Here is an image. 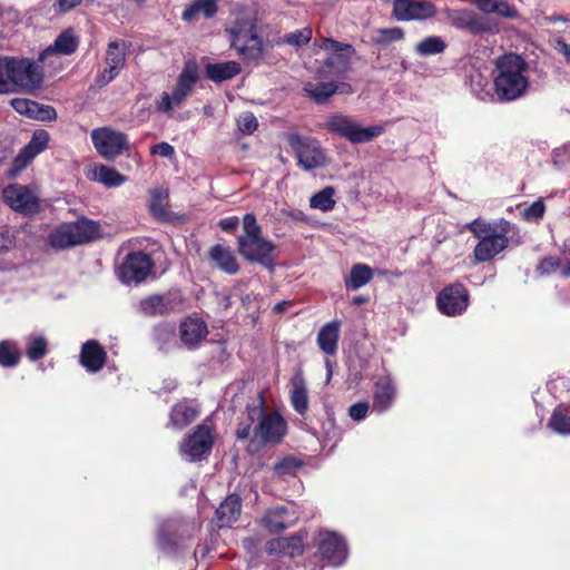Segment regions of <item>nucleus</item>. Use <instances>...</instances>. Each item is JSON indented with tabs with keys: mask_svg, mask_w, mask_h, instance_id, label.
Masks as SVG:
<instances>
[{
	"mask_svg": "<svg viewBox=\"0 0 570 570\" xmlns=\"http://www.w3.org/2000/svg\"><path fill=\"white\" fill-rule=\"evenodd\" d=\"M475 6L480 11L487 14L495 13L505 19H515L519 17L517 8L505 0H475Z\"/></svg>",
	"mask_w": 570,
	"mask_h": 570,
	"instance_id": "33",
	"label": "nucleus"
},
{
	"mask_svg": "<svg viewBox=\"0 0 570 570\" xmlns=\"http://www.w3.org/2000/svg\"><path fill=\"white\" fill-rule=\"evenodd\" d=\"M97 153L107 160H114L128 149L127 136L110 127L96 128L90 134Z\"/></svg>",
	"mask_w": 570,
	"mask_h": 570,
	"instance_id": "9",
	"label": "nucleus"
},
{
	"mask_svg": "<svg viewBox=\"0 0 570 570\" xmlns=\"http://www.w3.org/2000/svg\"><path fill=\"white\" fill-rule=\"evenodd\" d=\"M126 61V43L124 41L115 40L109 42L106 51L107 67L98 76L97 82L99 86H105L111 82L124 68Z\"/></svg>",
	"mask_w": 570,
	"mask_h": 570,
	"instance_id": "19",
	"label": "nucleus"
},
{
	"mask_svg": "<svg viewBox=\"0 0 570 570\" xmlns=\"http://www.w3.org/2000/svg\"><path fill=\"white\" fill-rule=\"evenodd\" d=\"M49 141V134L46 130H36L31 140L16 158L17 166H27L36 156L43 151Z\"/></svg>",
	"mask_w": 570,
	"mask_h": 570,
	"instance_id": "26",
	"label": "nucleus"
},
{
	"mask_svg": "<svg viewBox=\"0 0 570 570\" xmlns=\"http://www.w3.org/2000/svg\"><path fill=\"white\" fill-rule=\"evenodd\" d=\"M150 153L153 155H159L161 157L169 158L174 155L175 150L171 145L163 141V142L154 145L150 149Z\"/></svg>",
	"mask_w": 570,
	"mask_h": 570,
	"instance_id": "56",
	"label": "nucleus"
},
{
	"mask_svg": "<svg viewBox=\"0 0 570 570\" xmlns=\"http://www.w3.org/2000/svg\"><path fill=\"white\" fill-rule=\"evenodd\" d=\"M238 253L248 262L259 263L264 266L273 264L275 245L262 236V228L254 214H246L243 218V234L237 238Z\"/></svg>",
	"mask_w": 570,
	"mask_h": 570,
	"instance_id": "5",
	"label": "nucleus"
},
{
	"mask_svg": "<svg viewBox=\"0 0 570 570\" xmlns=\"http://www.w3.org/2000/svg\"><path fill=\"white\" fill-rule=\"evenodd\" d=\"M436 14V7L431 1L394 0L393 17L399 21L428 20Z\"/></svg>",
	"mask_w": 570,
	"mask_h": 570,
	"instance_id": "14",
	"label": "nucleus"
},
{
	"mask_svg": "<svg viewBox=\"0 0 570 570\" xmlns=\"http://www.w3.org/2000/svg\"><path fill=\"white\" fill-rule=\"evenodd\" d=\"M562 261L558 257H547L542 259L537 269L541 275H549L559 271L561 273Z\"/></svg>",
	"mask_w": 570,
	"mask_h": 570,
	"instance_id": "50",
	"label": "nucleus"
},
{
	"mask_svg": "<svg viewBox=\"0 0 570 570\" xmlns=\"http://www.w3.org/2000/svg\"><path fill=\"white\" fill-rule=\"evenodd\" d=\"M151 267L153 263L147 254L131 253L119 269L120 281L125 284L140 283L150 274Z\"/></svg>",
	"mask_w": 570,
	"mask_h": 570,
	"instance_id": "16",
	"label": "nucleus"
},
{
	"mask_svg": "<svg viewBox=\"0 0 570 570\" xmlns=\"http://www.w3.org/2000/svg\"><path fill=\"white\" fill-rule=\"evenodd\" d=\"M469 304V294L462 284L445 287L438 296L439 309L448 315L455 316L464 312Z\"/></svg>",
	"mask_w": 570,
	"mask_h": 570,
	"instance_id": "18",
	"label": "nucleus"
},
{
	"mask_svg": "<svg viewBox=\"0 0 570 570\" xmlns=\"http://www.w3.org/2000/svg\"><path fill=\"white\" fill-rule=\"evenodd\" d=\"M287 141L297 157L298 165L305 170H312L326 165V156L315 139L291 134Z\"/></svg>",
	"mask_w": 570,
	"mask_h": 570,
	"instance_id": "11",
	"label": "nucleus"
},
{
	"mask_svg": "<svg viewBox=\"0 0 570 570\" xmlns=\"http://www.w3.org/2000/svg\"><path fill=\"white\" fill-rule=\"evenodd\" d=\"M240 510V498L236 494L228 495L216 510L219 527H229L232 523L237 521Z\"/></svg>",
	"mask_w": 570,
	"mask_h": 570,
	"instance_id": "30",
	"label": "nucleus"
},
{
	"mask_svg": "<svg viewBox=\"0 0 570 570\" xmlns=\"http://www.w3.org/2000/svg\"><path fill=\"white\" fill-rule=\"evenodd\" d=\"M207 325L199 318H187L180 324V337L185 345L196 346L207 335Z\"/></svg>",
	"mask_w": 570,
	"mask_h": 570,
	"instance_id": "27",
	"label": "nucleus"
},
{
	"mask_svg": "<svg viewBox=\"0 0 570 570\" xmlns=\"http://www.w3.org/2000/svg\"><path fill=\"white\" fill-rule=\"evenodd\" d=\"M217 12V0H194L181 14L183 20L191 21L196 16L212 18Z\"/></svg>",
	"mask_w": 570,
	"mask_h": 570,
	"instance_id": "35",
	"label": "nucleus"
},
{
	"mask_svg": "<svg viewBox=\"0 0 570 570\" xmlns=\"http://www.w3.org/2000/svg\"><path fill=\"white\" fill-rule=\"evenodd\" d=\"M312 39V29L308 27H305L299 30H295L293 32L287 33L284 37V42L294 47H301L303 45H306Z\"/></svg>",
	"mask_w": 570,
	"mask_h": 570,
	"instance_id": "47",
	"label": "nucleus"
},
{
	"mask_svg": "<svg viewBox=\"0 0 570 570\" xmlns=\"http://www.w3.org/2000/svg\"><path fill=\"white\" fill-rule=\"evenodd\" d=\"M395 395V387L389 377L377 381L373 396V411L383 413L391 407Z\"/></svg>",
	"mask_w": 570,
	"mask_h": 570,
	"instance_id": "28",
	"label": "nucleus"
},
{
	"mask_svg": "<svg viewBox=\"0 0 570 570\" xmlns=\"http://www.w3.org/2000/svg\"><path fill=\"white\" fill-rule=\"evenodd\" d=\"M299 466V463L294 458H285L275 464V472L278 474H287L294 472Z\"/></svg>",
	"mask_w": 570,
	"mask_h": 570,
	"instance_id": "52",
	"label": "nucleus"
},
{
	"mask_svg": "<svg viewBox=\"0 0 570 570\" xmlns=\"http://www.w3.org/2000/svg\"><path fill=\"white\" fill-rule=\"evenodd\" d=\"M47 353V341L41 337H32L27 347V356L31 361H38Z\"/></svg>",
	"mask_w": 570,
	"mask_h": 570,
	"instance_id": "46",
	"label": "nucleus"
},
{
	"mask_svg": "<svg viewBox=\"0 0 570 570\" xmlns=\"http://www.w3.org/2000/svg\"><path fill=\"white\" fill-rule=\"evenodd\" d=\"M79 41L72 29H66L56 38L55 42L39 55V61L43 62L49 56L71 55L78 48Z\"/></svg>",
	"mask_w": 570,
	"mask_h": 570,
	"instance_id": "23",
	"label": "nucleus"
},
{
	"mask_svg": "<svg viewBox=\"0 0 570 570\" xmlns=\"http://www.w3.org/2000/svg\"><path fill=\"white\" fill-rule=\"evenodd\" d=\"M549 426L559 434H570V415L568 409L560 405L554 409Z\"/></svg>",
	"mask_w": 570,
	"mask_h": 570,
	"instance_id": "43",
	"label": "nucleus"
},
{
	"mask_svg": "<svg viewBox=\"0 0 570 570\" xmlns=\"http://www.w3.org/2000/svg\"><path fill=\"white\" fill-rule=\"evenodd\" d=\"M106 362V352L97 341H88L81 347L80 363L89 372L99 371Z\"/></svg>",
	"mask_w": 570,
	"mask_h": 570,
	"instance_id": "25",
	"label": "nucleus"
},
{
	"mask_svg": "<svg viewBox=\"0 0 570 570\" xmlns=\"http://www.w3.org/2000/svg\"><path fill=\"white\" fill-rule=\"evenodd\" d=\"M368 411V404L366 402H360L353 404L350 410V416L355 421H361L366 416V413Z\"/></svg>",
	"mask_w": 570,
	"mask_h": 570,
	"instance_id": "55",
	"label": "nucleus"
},
{
	"mask_svg": "<svg viewBox=\"0 0 570 570\" xmlns=\"http://www.w3.org/2000/svg\"><path fill=\"white\" fill-rule=\"evenodd\" d=\"M198 66L194 60H188L171 94L163 92L160 101L157 104L158 111L170 114L175 107H179L191 92L198 80Z\"/></svg>",
	"mask_w": 570,
	"mask_h": 570,
	"instance_id": "8",
	"label": "nucleus"
},
{
	"mask_svg": "<svg viewBox=\"0 0 570 570\" xmlns=\"http://www.w3.org/2000/svg\"><path fill=\"white\" fill-rule=\"evenodd\" d=\"M20 360V352L16 343L11 341L0 342V365L4 367H12L18 364Z\"/></svg>",
	"mask_w": 570,
	"mask_h": 570,
	"instance_id": "45",
	"label": "nucleus"
},
{
	"mask_svg": "<svg viewBox=\"0 0 570 570\" xmlns=\"http://www.w3.org/2000/svg\"><path fill=\"white\" fill-rule=\"evenodd\" d=\"M445 17L450 24L470 33H494L499 30L498 23L488 17H482L469 9H449Z\"/></svg>",
	"mask_w": 570,
	"mask_h": 570,
	"instance_id": "10",
	"label": "nucleus"
},
{
	"mask_svg": "<svg viewBox=\"0 0 570 570\" xmlns=\"http://www.w3.org/2000/svg\"><path fill=\"white\" fill-rule=\"evenodd\" d=\"M209 258L223 272L234 275L239 271L238 263L229 248L223 245H215L209 250Z\"/></svg>",
	"mask_w": 570,
	"mask_h": 570,
	"instance_id": "31",
	"label": "nucleus"
},
{
	"mask_svg": "<svg viewBox=\"0 0 570 570\" xmlns=\"http://www.w3.org/2000/svg\"><path fill=\"white\" fill-rule=\"evenodd\" d=\"M82 0H55L52 8L57 13H66L81 3Z\"/></svg>",
	"mask_w": 570,
	"mask_h": 570,
	"instance_id": "54",
	"label": "nucleus"
},
{
	"mask_svg": "<svg viewBox=\"0 0 570 570\" xmlns=\"http://www.w3.org/2000/svg\"><path fill=\"white\" fill-rule=\"evenodd\" d=\"M558 50L560 53L563 55V57L566 58V61H568L570 59V45L566 43V42H562V41H559L558 42Z\"/></svg>",
	"mask_w": 570,
	"mask_h": 570,
	"instance_id": "58",
	"label": "nucleus"
},
{
	"mask_svg": "<svg viewBox=\"0 0 570 570\" xmlns=\"http://www.w3.org/2000/svg\"><path fill=\"white\" fill-rule=\"evenodd\" d=\"M379 41L392 42L401 40L404 37V31L400 27L386 28L377 30Z\"/></svg>",
	"mask_w": 570,
	"mask_h": 570,
	"instance_id": "51",
	"label": "nucleus"
},
{
	"mask_svg": "<svg viewBox=\"0 0 570 570\" xmlns=\"http://www.w3.org/2000/svg\"><path fill=\"white\" fill-rule=\"evenodd\" d=\"M167 198H168V193L164 188H155L150 191L149 208H150L151 214L157 219L164 220L167 218V212H166Z\"/></svg>",
	"mask_w": 570,
	"mask_h": 570,
	"instance_id": "42",
	"label": "nucleus"
},
{
	"mask_svg": "<svg viewBox=\"0 0 570 570\" xmlns=\"http://www.w3.org/2000/svg\"><path fill=\"white\" fill-rule=\"evenodd\" d=\"M287 216L292 217L293 219H296V220H305V216L302 212H284Z\"/></svg>",
	"mask_w": 570,
	"mask_h": 570,
	"instance_id": "63",
	"label": "nucleus"
},
{
	"mask_svg": "<svg viewBox=\"0 0 570 570\" xmlns=\"http://www.w3.org/2000/svg\"><path fill=\"white\" fill-rule=\"evenodd\" d=\"M288 306V302H279L274 306V312L283 313Z\"/></svg>",
	"mask_w": 570,
	"mask_h": 570,
	"instance_id": "64",
	"label": "nucleus"
},
{
	"mask_svg": "<svg viewBox=\"0 0 570 570\" xmlns=\"http://www.w3.org/2000/svg\"><path fill=\"white\" fill-rule=\"evenodd\" d=\"M263 523L271 532H279L287 529L293 521L288 520L286 508L277 507L266 512Z\"/></svg>",
	"mask_w": 570,
	"mask_h": 570,
	"instance_id": "36",
	"label": "nucleus"
},
{
	"mask_svg": "<svg viewBox=\"0 0 570 570\" xmlns=\"http://www.w3.org/2000/svg\"><path fill=\"white\" fill-rule=\"evenodd\" d=\"M141 313L147 316H155L166 313L170 308V301L167 296L151 295L139 304Z\"/></svg>",
	"mask_w": 570,
	"mask_h": 570,
	"instance_id": "39",
	"label": "nucleus"
},
{
	"mask_svg": "<svg viewBox=\"0 0 570 570\" xmlns=\"http://www.w3.org/2000/svg\"><path fill=\"white\" fill-rule=\"evenodd\" d=\"M317 549L322 558L337 567L347 558V546L343 538L335 532L321 531L317 538Z\"/></svg>",
	"mask_w": 570,
	"mask_h": 570,
	"instance_id": "15",
	"label": "nucleus"
},
{
	"mask_svg": "<svg viewBox=\"0 0 570 570\" xmlns=\"http://www.w3.org/2000/svg\"><path fill=\"white\" fill-rule=\"evenodd\" d=\"M232 45L239 55L246 56L250 52L257 53L261 50L262 41L257 36L256 24L253 18L237 20L229 29Z\"/></svg>",
	"mask_w": 570,
	"mask_h": 570,
	"instance_id": "12",
	"label": "nucleus"
},
{
	"mask_svg": "<svg viewBox=\"0 0 570 570\" xmlns=\"http://www.w3.org/2000/svg\"><path fill=\"white\" fill-rule=\"evenodd\" d=\"M42 71L31 59L3 57L0 58V95L17 89L31 91L40 87Z\"/></svg>",
	"mask_w": 570,
	"mask_h": 570,
	"instance_id": "3",
	"label": "nucleus"
},
{
	"mask_svg": "<svg viewBox=\"0 0 570 570\" xmlns=\"http://www.w3.org/2000/svg\"><path fill=\"white\" fill-rule=\"evenodd\" d=\"M198 415L195 406L188 403H180L173 407L170 421L177 428H183L191 423Z\"/></svg>",
	"mask_w": 570,
	"mask_h": 570,
	"instance_id": "40",
	"label": "nucleus"
},
{
	"mask_svg": "<svg viewBox=\"0 0 570 570\" xmlns=\"http://www.w3.org/2000/svg\"><path fill=\"white\" fill-rule=\"evenodd\" d=\"M303 90L315 102L322 104L325 102L334 94H336L337 85L333 81L318 83L306 82L304 83Z\"/></svg>",
	"mask_w": 570,
	"mask_h": 570,
	"instance_id": "37",
	"label": "nucleus"
},
{
	"mask_svg": "<svg viewBox=\"0 0 570 570\" xmlns=\"http://www.w3.org/2000/svg\"><path fill=\"white\" fill-rule=\"evenodd\" d=\"M351 55L347 53H336L324 62L323 67L320 69L318 73L321 77H342L350 70L351 65Z\"/></svg>",
	"mask_w": 570,
	"mask_h": 570,
	"instance_id": "32",
	"label": "nucleus"
},
{
	"mask_svg": "<svg viewBox=\"0 0 570 570\" xmlns=\"http://www.w3.org/2000/svg\"><path fill=\"white\" fill-rule=\"evenodd\" d=\"M86 176L89 180L99 183L107 188L118 187L127 181V177L102 164L91 165Z\"/></svg>",
	"mask_w": 570,
	"mask_h": 570,
	"instance_id": "22",
	"label": "nucleus"
},
{
	"mask_svg": "<svg viewBox=\"0 0 570 570\" xmlns=\"http://www.w3.org/2000/svg\"><path fill=\"white\" fill-rule=\"evenodd\" d=\"M0 239L3 240V243H1L2 248H8L9 245L12 244V237L9 232L0 234Z\"/></svg>",
	"mask_w": 570,
	"mask_h": 570,
	"instance_id": "59",
	"label": "nucleus"
},
{
	"mask_svg": "<svg viewBox=\"0 0 570 570\" xmlns=\"http://www.w3.org/2000/svg\"><path fill=\"white\" fill-rule=\"evenodd\" d=\"M373 277V271L365 264H355L352 266L350 277L346 281V287L358 289L366 285Z\"/></svg>",
	"mask_w": 570,
	"mask_h": 570,
	"instance_id": "41",
	"label": "nucleus"
},
{
	"mask_svg": "<svg viewBox=\"0 0 570 570\" xmlns=\"http://www.w3.org/2000/svg\"><path fill=\"white\" fill-rule=\"evenodd\" d=\"M341 322L334 320L321 327L317 334V345L326 355H334L338 348Z\"/></svg>",
	"mask_w": 570,
	"mask_h": 570,
	"instance_id": "24",
	"label": "nucleus"
},
{
	"mask_svg": "<svg viewBox=\"0 0 570 570\" xmlns=\"http://www.w3.org/2000/svg\"><path fill=\"white\" fill-rule=\"evenodd\" d=\"M333 196L334 188L325 187L324 189L320 190L318 193L311 197L309 206L322 212H330L335 206V200Z\"/></svg>",
	"mask_w": 570,
	"mask_h": 570,
	"instance_id": "44",
	"label": "nucleus"
},
{
	"mask_svg": "<svg viewBox=\"0 0 570 570\" xmlns=\"http://www.w3.org/2000/svg\"><path fill=\"white\" fill-rule=\"evenodd\" d=\"M99 235V225L90 219H78L57 226L48 236V243L57 249L73 247L95 239Z\"/></svg>",
	"mask_w": 570,
	"mask_h": 570,
	"instance_id": "6",
	"label": "nucleus"
},
{
	"mask_svg": "<svg viewBox=\"0 0 570 570\" xmlns=\"http://www.w3.org/2000/svg\"><path fill=\"white\" fill-rule=\"evenodd\" d=\"M10 105L17 112L36 120L52 121L57 118L53 107L41 105L30 99L14 98L10 101Z\"/></svg>",
	"mask_w": 570,
	"mask_h": 570,
	"instance_id": "20",
	"label": "nucleus"
},
{
	"mask_svg": "<svg viewBox=\"0 0 570 570\" xmlns=\"http://www.w3.org/2000/svg\"><path fill=\"white\" fill-rule=\"evenodd\" d=\"M448 45L440 36H429L419 41L415 47V53L420 57H430L443 53Z\"/></svg>",
	"mask_w": 570,
	"mask_h": 570,
	"instance_id": "38",
	"label": "nucleus"
},
{
	"mask_svg": "<svg viewBox=\"0 0 570 570\" xmlns=\"http://www.w3.org/2000/svg\"><path fill=\"white\" fill-rule=\"evenodd\" d=\"M287 423L281 414L266 412L264 403L247 406V419L239 423L237 438L250 439L259 444H276L285 436Z\"/></svg>",
	"mask_w": 570,
	"mask_h": 570,
	"instance_id": "1",
	"label": "nucleus"
},
{
	"mask_svg": "<svg viewBox=\"0 0 570 570\" xmlns=\"http://www.w3.org/2000/svg\"><path fill=\"white\" fill-rule=\"evenodd\" d=\"M304 550V538L302 534L281 537L266 543V551L269 554L293 558L299 556Z\"/></svg>",
	"mask_w": 570,
	"mask_h": 570,
	"instance_id": "21",
	"label": "nucleus"
},
{
	"mask_svg": "<svg viewBox=\"0 0 570 570\" xmlns=\"http://www.w3.org/2000/svg\"><path fill=\"white\" fill-rule=\"evenodd\" d=\"M324 126L331 132L343 137L352 144L370 142L381 136L385 130L382 125L363 127L352 117L342 114L328 116Z\"/></svg>",
	"mask_w": 570,
	"mask_h": 570,
	"instance_id": "7",
	"label": "nucleus"
},
{
	"mask_svg": "<svg viewBox=\"0 0 570 570\" xmlns=\"http://www.w3.org/2000/svg\"><path fill=\"white\" fill-rule=\"evenodd\" d=\"M291 403L294 410L303 415L308 409L307 387L302 372H297L291 380Z\"/></svg>",
	"mask_w": 570,
	"mask_h": 570,
	"instance_id": "29",
	"label": "nucleus"
},
{
	"mask_svg": "<svg viewBox=\"0 0 570 570\" xmlns=\"http://www.w3.org/2000/svg\"><path fill=\"white\" fill-rule=\"evenodd\" d=\"M237 125L243 134L250 135L257 128V119L252 112H243L237 119Z\"/></svg>",
	"mask_w": 570,
	"mask_h": 570,
	"instance_id": "49",
	"label": "nucleus"
},
{
	"mask_svg": "<svg viewBox=\"0 0 570 570\" xmlns=\"http://www.w3.org/2000/svg\"><path fill=\"white\" fill-rule=\"evenodd\" d=\"M239 72L240 66L236 61L208 63L206 66V76L215 82H222L232 79Z\"/></svg>",
	"mask_w": 570,
	"mask_h": 570,
	"instance_id": "34",
	"label": "nucleus"
},
{
	"mask_svg": "<svg viewBox=\"0 0 570 570\" xmlns=\"http://www.w3.org/2000/svg\"><path fill=\"white\" fill-rule=\"evenodd\" d=\"M318 47L321 49H324V50H327V51H334L336 53H344L345 51H347L350 53L353 52V48H352L351 45L343 43V42L336 41V40L331 39V38H323L320 41Z\"/></svg>",
	"mask_w": 570,
	"mask_h": 570,
	"instance_id": "48",
	"label": "nucleus"
},
{
	"mask_svg": "<svg viewBox=\"0 0 570 570\" xmlns=\"http://www.w3.org/2000/svg\"><path fill=\"white\" fill-rule=\"evenodd\" d=\"M336 85H337L336 92L348 95L353 91L350 83L341 82V83H336Z\"/></svg>",
	"mask_w": 570,
	"mask_h": 570,
	"instance_id": "60",
	"label": "nucleus"
},
{
	"mask_svg": "<svg viewBox=\"0 0 570 570\" xmlns=\"http://www.w3.org/2000/svg\"><path fill=\"white\" fill-rule=\"evenodd\" d=\"M544 209L546 207L543 202L537 200L525 208L523 215L527 219H538L543 216Z\"/></svg>",
	"mask_w": 570,
	"mask_h": 570,
	"instance_id": "53",
	"label": "nucleus"
},
{
	"mask_svg": "<svg viewBox=\"0 0 570 570\" xmlns=\"http://www.w3.org/2000/svg\"><path fill=\"white\" fill-rule=\"evenodd\" d=\"M528 68L527 61L515 53H507L497 60L494 90L500 100L512 101L527 92Z\"/></svg>",
	"mask_w": 570,
	"mask_h": 570,
	"instance_id": "2",
	"label": "nucleus"
},
{
	"mask_svg": "<svg viewBox=\"0 0 570 570\" xmlns=\"http://www.w3.org/2000/svg\"><path fill=\"white\" fill-rule=\"evenodd\" d=\"M239 220L237 217H226L219 220L218 225L219 227L225 232H233L238 226Z\"/></svg>",
	"mask_w": 570,
	"mask_h": 570,
	"instance_id": "57",
	"label": "nucleus"
},
{
	"mask_svg": "<svg viewBox=\"0 0 570 570\" xmlns=\"http://www.w3.org/2000/svg\"><path fill=\"white\" fill-rule=\"evenodd\" d=\"M158 542H159V546L163 548V549H166L170 546V539L167 538L163 532H160L158 534Z\"/></svg>",
	"mask_w": 570,
	"mask_h": 570,
	"instance_id": "61",
	"label": "nucleus"
},
{
	"mask_svg": "<svg viewBox=\"0 0 570 570\" xmlns=\"http://www.w3.org/2000/svg\"><path fill=\"white\" fill-rule=\"evenodd\" d=\"M466 228L478 239L473 250L474 259L478 263L491 261L508 247V235L511 229V224L508 220L488 223L474 219L468 224Z\"/></svg>",
	"mask_w": 570,
	"mask_h": 570,
	"instance_id": "4",
	"label": "nucleus"
},
{
	"mask_svg": "<svg viewBox=\"0 0 570 570\" xmlns=\"http://www.w3.org/2000/svg\"><path fill=\"white\" fill-rule=\"evenodd\" d=\"M213 445L210 429L206 425H198L180 445L181 455L188 461H196L209 452Z\"/></svg>",
	"mask_w": 570,
	"mask_h": 570,
	"instance_id": "17",
	"label": "nucleus"
},
{
	"mask_svg": "<svg viewBox=\"0 0 570 570\" xmlns=\"http://www.w3.org/2000/svg\"><path fill=\"white\" fill-rule=\"evenodd\" d=\"M561 276L570 277V259L567 261L566 263H562Z\"/></svg>",
	"mask_w": 570,
	"mask_h": 570,
	"instance_id": "62",
	"label": "nucleus"
},
{
	"mask_svg": "<svg viewBox=\"0 0 570 570\" xmlns=\"http://www.w3.org/2000/svg\"><path fill=\"white\" fill-rule=\"evenodd\" d=\"M6 204L14 212L31 216L39 210L38 197L26 186L10 185L3 189Z\"/></svg>",
	"mask_w": 570,
	"mask_h": 570,
	"instance_id": "13",
	"label": "nucleus"
}]
</instances>
